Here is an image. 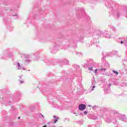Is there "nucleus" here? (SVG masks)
I'll return each mask as SVG.
<instances>
[{
  "mask_svg": "<svg viewBox=\"0 0 127 127\" xmlns=\"http://www.w3.org/2000/svg\"><path fill=\"white\" fill-rule=\"evenodd\" d=\"M98 71V69H96L95 70V74H97V72Z\"/></svg>",
  "mask_w": 127,
  "mask_h": 127,
  "instance_id": "nucleus-27",
  "label": "nucleus"
},
{
  "mask_svg": "<svg viewBox=\"0 0 127 127\" xmlns=\"http://www.w3.org/2000/svg\"><path fill=\"white\" fill-rule=\"evenodd\" d=\"M17 97L19 98H20V97H21V94H20V93L18 92L17 94Z\"/></svg>",
  "mask_w": 127,
  "mask_h": 127,
  "instance_id": "nucleus-16",
  "label": "nucleus"
},
{
  "mask_svg": "<svg viewBox=\"0 0 127 127\" xmlns=\"http://www.w3.org/2000/svg\"><path fill=\"white\" fill-rule=\"evenodd\" d=\"M43 127H47V126L46 125H45Z\"/></svg>",
  "mask_w": 127,
  "mask_h": 127,
  "instance_id": "nucleus-38",
  "label": "nucleus"
},
{
  "mask_svg": "<svg viewBox=\"0 0 127 127\" xmlns=\"http://www.w3.org/2000/svg\"><path fill=\"white\" fill-rule=\"evenodd\" d=\"M11 109H14V107L11 106Z\"/></svg>",
  "mask_w": 127,
  "mask_h": 127,
  "instance_id": "nucleus-34",
  "label": "nucleus"
},
{
  "mask_svg": "<svg viewBox=\"0 0 127 127\" xmlns=\"http://www.w3.org/2000/svg\"><path fill=\"white\" fill-rule=\"evenodd\" d=\"M14 123H11L10 125V126H12L13 125H14Z\"/></svg>",
  "mask_w": 127,
  "mask_h": 127,
  "instance_id": "nucleus-30",
  "label": "nucleus"
},
{
  "mask_svg": "<svg viewBox=\"0 0 127 127\" xmlns=\"http://www.w3.org/2000/svg\"><path fill=\"white\" fill-rule=\"evenodd\" d=\"M74 68H80V66L75 65V66H74Z\"/></svg>",
  "mask_w": 127,
  "mask_h": 127,
  "instance_id": "nucleus-23",
  "label": "nucleus"
},
{
  "mask_svg": "<svg viewBox=\"0 0 127 127\" xmlns=\"http://www.w3.org/2000/svg\"><path fill=\"white\" fill-rule=\"evenodd\" d=\"M100 71H106L107 69L106 68H101L100 69Z\"/></svg>",
  "mask_w": 127,
  "mask_h": 127,
  "instance_id": "nucleus-20",
  "label": "nucleus"
},
{
  "mask_svg": "<svg viewBox=\"0 0 127 127\" xmlns=\"http://www.w3.org/2000/svg\"><path fill=\"white\" fill-rule=\"evenodd\" d=\"M88 70H89V71H93V67H88Z\"/></svg>",
  "mask_w": 127,
  "mask_h": 127,
  "instance_id": "nucleus-18",
  "label": "nucleus"
},
{
  "mask_svg": "<svg viewBox=\"0 0 127 127\" xmlns=\"http://www.w3.org/2000/svg\"><path fill=\"white\" fill-rule=\"evenodd\" d=\"M24 56L25 58H29V55H24Z\"/></svg>",
  "mask_w": 127,
  "mask_h": 127,
  "instance_id": "nucleus-17",
  "label": "nucleus"
},
{
  "mask_svg": "<svg viewBox=\"0 0 127 127\" xmlns=\"http://www.w3.org/2000/svg\"><path fill=\"white\" fill-rule=\"evenodd\" d=\"M19 82H20V83H23V81H22V80H19Z\"/></svg>",
  "mask_w": 127,
  "mask_h": 127,
  "instance_id": "nucleus-28",
  "label": "nucleus"
},
{
  "mask_svg": "<svg viewBox=\"0 0 127 127\" xmlns=\"http://www.w3.org/2000/svg\"><path fill=\"white\" fill-rule=\"evenodd\" d=\"M77 17H78V15H77Z\"/></svg>",
  "mask_w": 127,
  "mask_h": 127,
  "instance_id": "nucleus-50",
  "label": "nucleus"
},
{
  "mask_svg": "<svg viewBox=\"0 0 127 127\" xmlns=\"http://www.w3.org/2000/svg\"><path fill=\"white\" fill-rule=\"evenodd\" d=\"M90 119L91 120H97V117L94 116H90Z\"/></svg>",
  "mask_w": 127,
  "mask_h": 127,
  "instance_id": "nucleus-13",
  "label": "nucleus"
},
{
  "mask_svg": "<svg viewBox=\"0 0 127 127\" xmlns=\"http://www.w3.org/2000/svg\"><path fill=\"white\" fill-rule=\"evenodd\" d=\"M84 115H87V114H88V112L85 111L84 112Z\"/></svg>",
  "mask_w": 127,
  "mask_h": 127,
  "instance_id": "nucleus-25",
  "label": "nucleus"
},
{
  "mask_svg": "<svg viewBox=\"0 0 127 127\" xmlns=\"http://www.w3.org/2000/svg\"><path fill=\"white\" fill-rule=\"evenodd\" d=\"M88 127H92V126H91V125H88Z\"/></svg>",
  "mask_w": 127,
  "mask_h": 127,
  "instance_id": "nucleus-35",
  "label": "nucleus"
},
{
  "mask_svg": "<svg viewBox=\"0 0 127 127\" xmlns=\"http://www.w3.org/2000/svg\"><path fill=\"white\" fill-rule=\"evenodd\" d=\"M74 115H75L76 112H73Z\"/></svg>",
  "mask_w": 127,
  "mask_h": 127,
  "instance_id": "nucleus-41",
  "label": "nucleus"
},
{
  "mask_svg": "<svg viewBox=\"0 0 127 127\" xmlns=\"http://www.w3.org/2000/svg\"><path fill=\"white\" fill-rule=\"evenodd\" d=\"M89 33H92V34H95V37L96 39H99V37L101 36L102 34H103V32H100L99 31H97L96 29L93 28H90V29H88L87 31Z\"/></svg>",
  "mask_w": 127,
  "mask_h": 127,
  "instance_id": "nucleus-2",
  "label": "nucleus"
},
{
  "mask_svg": "<svg viewBox=\"0 0 127 127\" xmlns=\"http://www.w3.org/2000/svg\"><path fill=\"white\" fill-rule=\"evenodd\" d=\"M115 85H116V86H117L118 85V83H115Z\"/></svg>",
  "mask_w": 127,
  "mask_h": 127,
  "instance_id": "nucleus-36",
  "label": "nucleus"
},
{
  "mask_svg": "<svg viewBox=\"0 0 127 127\" xmlns=\"http://www.w3.org/2000/svg\"><path fill=\"white\" fill-rule=\"evenodd\" d=\"M8 106L10 105V102H9V103H8Z\"/></svg>",
  "mask_w": 127,
  "mask_h": 127,
  "instance_id": "nucleus-33",
  "label": "nucleus"
},
{
  "mask_svg": "<svg viewBox=\"0 0 127 127\" xmlns=\"http://www.w3.org/2000/svg\"><path fill=\"white\" fill-rule=\"evenodd\" d=\"M3 59H5V58H3Z\"/></svg>",
  "mask_w": 127,
  "mask_h": 127,
  "instance_id": "nucleus-46",
  "label": "nucleus"
},
{
  "mask_svg": "<svg viewBox=\"0 0 127 127\" xmlns=\"http://www.w3.org/2000/svg\"><path fill=\"white\" fill-rule=\"evenodd\" d=\"M96 88V86L95 85L92 86V88L91 89V91H94V89Z\"/></svg>",
  "mask_w": 127,
  "mask_h": 127,
  "instance_id": "nucleus-19",
  "label": "nucleus"
},
{
  "mask_svg": "<svg viewBox=\"0 0 127 127\" xmlns=\"http://www.w3.org/2000/svg\"><path fill=\"white\" fill-rule=\"evenodd\" d=\"M65 120H68V121H69V119H65Z\"/></svg>",
  "mask_w": 127,
  "mask_h": 127,
  "instance_id": "nucleus-42",
  "label": "nucleus"
},
{
  "mask_svg": "<svg viewBox=\"0 0 127 127\" xmlns=\"http://www.w3.org/2000/svg\"><path fill=\"white\" fill-rule=\"evenodd\" d=\"M78 109L79 111H84L86 109V105L83 104H80L78 106Z\"/></svg>",
  "mask_w": 127,
  "mask_h": 127,
  "instance_id": "nucleus-4",
  "label": "nucleus"
},
{
  "mask_svg": "<svg viewBox=\"0 0 127 127\" xmlns=\"http://www.w3.org/2000/svg\"><path fill=\"white\" fill-rule=\"evenodd\" d=\"M126 61V60H124V61Z\"/></svg>",
  "mask_w": 127,
  "mask_h": 127,
  "instance_id": "nucleus-47",
  "label": "nucleus"
},
{
  "mask_svg": "<svg viewBox=\"0 0 127 127\" xmlns=\"http://www.w3.org/2000/svg\"><path fill=\"white\" fill-rule=\"evenodd\" d=\"M49 63H51V61H49L48 62V64H49Z\"/></svg>",
  "mask_w": 127,
  "mask_h": 127,
  "instance_id": "nucleus-31",
  "label": "nucleus"
},
{
  "mask_svg": "<svg viewBox=\"0 0 127 127\" xmlns=\"http://www.w3.org/2000/svg\"><path fill=\"white\" fill-rule=\"evenodd\" d=\"M111 86H112V84H109L108 85V87H109V88H111Z\"/></svg>",
  "mask_w": 127,
  "mask_h": 127,
  "instance_id": "nucleus-29",
  "label": "nucleus"
},
{
  "mask_svg": "<svg viewBox=\"0 0 127 127\" xmlns=\"http://www.w3.org/2000/svg\"><path fill=\"white\" fill-rule=\"evenodd\" d=\"M109 27L111 28V29H112L113 31H115L116 28H115V27L113 26L112 25H110Z\"/></svg>",
  "mask_w": 127,
  "mask_h": 127,
  "instance_id": "nucleus-11",
  "label": "nucleus"
},
{
  "mask_svg": "<svg viewBox=\"0 0 127 127\" xmlns=\"http://www.w3.org/2000/svg\"><path fill=\"white\" fill-rule=\"evenodd\" d=\"M17 66L18 70H25V68L22 67V66L20 65V64H19V63H17Z\"/></svg>",
  "mask_w": 127,
  "mask_h": 127,
  "instance_id": "nucleus-7",
  "label": "nucleus"
},
{
  "mask_svg": "<svg viewBox=\"0 0 127 127\" xmlns=\"http://www.w3.org/2000/svg\"><path fill=\"white\" fill-rule=\"evenodd\" d=\"M8 10H6L5 9H3L1 11H0V15L3 17V19L5 21L6 23L7 22H10V19L8 18L7 17H5V15H6V13L4 12H7Z\"/></svg>",
  "mask_w": 127,
  "mask_h": 127,
  "instance_id": "nucleus-3",
  "label": "nucleus"
},
{
  "mask_svg": "<svg viewBox=\"0 0 127 127\" xmlns=\"http://www.w3.org/2000/svg\"><path fill=\"white\" fill-rule=\"evenodd\" d=\"M102 55H103V57L102 58L103 59H104V58H106V56H105V55H104V53H102Z\"/></svg>",
  "mask_w": 127,
  "mask_h": 127,
  "instance_id": "nucleus-24",
  "label": "nucleus"
},
{
  "mask_svg": "<svg viewBox=\"0 0 127 127\" xmlns=\"http://www.w3.org/2000/svg\"><path fill=\"white\" fill-rule=\"evenodd\" d=\"M77 55H81L82 56V55H83V54L81 53H77Z\"/></svg>",
  "mask_w": 127,
  "mask_h": 127,
  "instance_id": "nucleus-21",
  "label": "nucleus"
},
{
  "mask_svg": "<svg viewBox=\"0 0 127 127\" xmlns=\"http://www.w3.org/2000/svg\"><path fill=\"white\" fill-rule=\"evenodd\" d=\"M13 16H14V15H13Z\"/></svg>",
  "mask_w": 127,
  "mask_h": 127,
  "instance_id": "nucleus-51",
  "label": "nucleus"
},
{
  "mask_svg": "<svg viewBox=\"0 0 127 127\" xmlns=\"http://www.w3.org/2000/svg\"><path fill=\"white\" fill-rule=\"evenodd\" d=\"M2 55H4L5 56H8V57H9L10 58H11V57H13V55H12V54H10L9 55H8V53L6 51L3 52Z\"/></svg>",
  "mask_w": 127,
  "mask_h": 127,
  "instance_id": "nucleus-6",
  "label": "nucleus"
},
{
  "mask_svg": "<svg viewBox=\"0 0 127 127\" xmlns=\"http://www.w3.org/2000/svg\"><path fill=\"white\" fill-rule=\"evenodd\" d=\"M112 4H113V5H115V4H114V3H113Z\"/></svg>",
  "mask_w": 127,
  "mask_h": 127,
  "instance_id": "nucleus-44",
  "label": "nucleus"
},
{
  "mask_svg": "<svg viewBox=\"0 0 127 127\" xmlns=\"http://www.w3.org/2000/svg\"><path fill=\"white\" fill-rule=\"evenodd\" d=\"M42 117H43V118H44V116L43 115H42V114H41Z\"/></svg>",
  "mask_w": 127,
  "mask_h": 127,
  "instance_id": "nucleus-39",
  "label": "nucleus"
},
{
  "mask_svg": "<svg viewBox=\"0 0 127 127\" xmlns=\"http://www.w3.org/2000/svg\"><path fill=\"white\" fill-rule=\"evenodd\" d=\"M104 115H106V117L105 118V121L106 123H112L117 124V120H120L122 122H127V118L125 115H123L119 114L116 110H112L109 112H104Z\"/></svg>",
  "mask_w": 127,
  "mask_h": 127,
  "instance_id": "nucleus-1",
  "label": "nucleus"
},
{
  "mask_svg": "<svg viewBox=\"0 0 127 127\" xmlns=\"http://www.w3.org/2000/svg\"><path fill=\"white\" fill-rule=\"evenodd\" d=\"M48 124H50V123H48Z\"/></svg>",
  "mask_w": 127,
  "mask_h": 127,
  "instance_id": "nucleus-49",
  "label": "nucleus"
},
{
  "mask_svg": "<svg viewBox=\"0 0 127 127\" xmlns=\"http://www.w3.org/2000/svg\"><path fill=\"white\" fill-rule=\"evenodd\" d=\"M63 63H64L65 65H69V62L67 61V60H64Z\"/></svg>",
  "mask_w": 127,
  "mask_h": 127,
  "instance_id": "nucleus-9",
  "label": "nucleus"
},
{
  "mask_svg": "<svg viewBox=\"0 0 127 127\" xmlns=\"http://www.w3.org/2000/svg\"><path fill=\"white\" fill-rule=\"evenodd\" d=\"M113 73L115 74L116 75H119V72L118 71H116V70H113Z\"/></svg>",
  "mask_w": 127,
  "mask_h": 127,
  "instance_id": "nucleus-15",
  "label": "nucleus"
},
{
  "mask_svg": "<svg viewBox=\"0 0 127 127\" xmlns=\"http://www.w3.org/2000/svg\"><path fill=\"white\" fill-rule=\"evenodd\" d=\"M89 61H90L91 62H93V60L90 59V60H89Z\"/></svg>",
  "mask_w": 127,
  "mask_h": 127,
  "instance_id": "nucleus-32",
  "label": "nucleus"
},
{
  "mask_svg": "<svg viewBox=\"0 0 127 127\" xmlns=\"http://www.w3.org/2000/svg\"><path fill=\"white\" fill-rule=\"evenodd\" d=\"M18 119L19 120V119H20V117H18Z\"/></svg>",
  "mask_w": 127,
  "mask_h": 127,
  "instance_id": "nucleus-43",
  "label": "nucleus"
},
{
  "mask_svg": "<svg viewBox=\"0 0 127 127\" xmlns=\"http://www.w3.org/2000/svg\"><path fill=\"white\" fill-rule=\"evenodd\" d=\"M97 43H99V41H94V43L92 44V45H93L94 46H96V47H99V45L97 44Z\"/></svg>",
  "mask_w": 127,
  "mask_h": 127,
  "instance_id": "nucleus-8",
  "label": "nucleus"
},
{
  "mask_svg": "<svg viewBox=\"0 0 127 127\" xmlns=\"http://www.w3.org/2000/svg\"><path fill=\"white\" fill-rule=\"evenodd\" d=\"M80 115H82V113H80Z\"/></svg>",
  "mask_w": 127,
  "mask_h": 127,
  "instance_id": "nucleus-48",
  "label": "nucleus"
},
{
  "mask_svg": "<svg viewBox=\"0 0 127 127\" xmlns=\"http://www.w3.org/2000/svg\"><path fill=\"white\" fill-rule=\"evenodd\" d=\"M51 53H53V54H54V53H53V52H51Z\"/></svg>",
  "mask_w": 127,
  "mask_h": 127,
  "instance_id": "nucleus-45",
  "label": "nucleus"
},
{
  "mask_svg": "<svg viewBox=\"0 0 127 127\" xmlns=\"http://www.w3.org/2000/svg\"><path fill=\"white\" fill-rule=\"evenodd\" d=\"M80 11H82L83 13H85V9L84 8H80Z\"/></svg>",
  "mask_w": 127,
  "mask_h": 127,
  "instance_id": "nucleus-14",
  "label": "nucleus"
},
{
  "mask_svg": "<svg viewBox=\"0 0 127 127\" xmlns=\"http://www.w3.org/2000/svg\"><path fill=\"white\" fill-rule=\"evenodd\" d=\"M104 37H105V38H108V39L112 38L111 33L105 32L104 33Z\"/></svg>",
  "mask_w": 127,
  "mask_h": 127,
  "instance_id": "nucleus-5",
  "label": "nucleus"
},
{
  "mask_svg": "<svg viewBox=\"0 0 127 127\" xmlns=\"http://www.w3.org/2000/svg\"><path fill=\"white\" fill-rule=\"evenodd\" d=\"M54 118L55 119L54 122V123L56 124V123H57L58 121V117L57 118L55 116H54Z\"/></svg>",
  "mask_w": 127,
  "mask_h": 127,
  "instance_id": "nucleus-10",
  "label": "nucleus"
},
{
  "mask_svg": "<svg viewBox=\"0 0 127 127\" xmlns=\"http://www.w3.org/2000/svg\"><path fill=\"white\" fill-rule=\"evenodd\" d=\"M15 15H16V18H17V14H15Z\"/></svg>",
  "mask_w": 127,
  "mask_h": 127,
  "instance_id": "nucleus-37",
  "label": "nucleus"
},
{
  "mask_svg": "<svg viewBox=\"0 0 127 127\" xmlns=\"http://www.w3.org/2000/svg\"><path fill=\"white\" fill-rule=\"evenodd\" d=\"M77 116H78V115H76V117H77Z\"/></svg>",
  "mask_w": 127,
  "mask_h": 127,
  "instance_id": "nucleus-52",
  "label": "nucleus"
},
{
  "mask_svg": "<svg viewBox=\"0 0 127 127\" xmlns=\"http://www.w3.org/2000/svg\"><path fill=\"white\" fill-rule=\"evenodd\" d=\"M25 62H27V63H29V62H30V60H26Z\"/></svg>",
  "mask_w": 127,
  "mask_h": 127,
  "instance_id": "nucleus-22",
  "label": "nucleus"
},
{
  "mask_svg": "<svg viewBox=\"0 0 127 127\" xmlns=\"http://www.w3.org/2000/svg\"><path fill=\"white\" fill-rule=\"evenodd\" d=\"M123 64L124 65H125V63H124V62L123 63Z\"/></svg>",
  "mask_w": 127,
  "mask_h": 127,
  "instance_id": "nucleus-40",
  "label": "nucleus"
},
{
  "mask_svg": "<svg viewBox=\"0 0 127 127\" xmlns=\"http://www.w3.org/2000/svg\"><path fill=\"white\" fill-rule=\"evenodd\" d=\"M111 53L113 54V55H117L118 54V51H112Z\"/></svg>",
  "mask_w": 127,
  "mask_h": 127,
  "instance_id": "nucleus-12",
  "label": "nucleus"
},
{
  "mask_svg": "<svg viewBox=\"0 0 127 127\" xmlns=\"http://www.w3.org/2000/svg\"><path fill=\"white\" fill-rule=\"evenodd\" d=\"M92 108H93V110H96V108H97V106H94Z\"/></svg>",
  "mask_w": 127,
  "mask_h": 127,
  "instance_id": "nucleus-26",
  "label": "nucleus"
}]
</instances>
